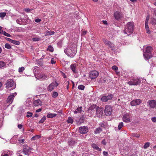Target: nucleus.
Here are the masks:
<instances>
[{
    "instance_id": "19",
    "label": "nucleus",
    "mask_w": 156,
    "mask_h": 156,
    "mask_svg": "<svg viewBox=\"0 0 156 156\" xmlns=\"http://www.w3.org/2000/svg\"><path fill=\"white\" fill-rule=\"evenodd\" d=\"M33 104L35 106H37L39 105L41 106L42 105V102L39 99H37L34 101Z\"/></svg>"
},
{
    "instance_id": "21",
    "label": "nucleus",
    "mask_w": 156,
    "mask_h": 156,
    "mask_svg": "<svg viewBox=\"0 0 156 156\" xmlns=\"http://www.w3.org/2000/svg\"><path fill=\"white\" fill-rule=\"evenodd\" d=\"M77 142L75 140L70 139L68 142V144L70 147H73L76 144Z\"/></svg>"
},
{
    "instance_id": "29",
    "label": "nucleus",
    "mask_w": 156,
    "mask_h": 156,
    "mask_svg": "<svg viewBox=\"0 0 156 156\" xmlns=\"http://www.w3.org/2000/svg\"><path fill=\"white\" fill-rule=\"evenodd\" d=\"M37 62L40 66H43V63L41 59H40L38 60H37Z\"/></svg>"
},
{
    "instance_id": "54",
    "label": "nucleus",
    "mask_w": 156,
    "mask_h": 156,
    "mask_svg": "<svg viewBox=\"0 0 156 156\" xmlns=\"http://www.w3.org/2000/svg\"><path fill=\"white\" fill-rule=\"evenodd\" d=\"M151 120L153 122H156V117L152 118Z\"/></svg>"
},
{
    "instance_id": "3",
    "label": "nucleus",
    "mask_w": 156,
    "mask_h": 156,
    "mask_svg": "<svg viewBox=\"0 0 156 156\" xmlns=\"http://www.w3.org/2000/svg\"><path fill=\"white\" fill-rule=\"evenodd\" d=\"M96 107L95 105H92L89 107L87 111L85 113L86 115L89 117H91L93 115L95 111Z\"/></svg>"
},
{
    "instance_id": "50",
    "label": "nucleus",
    "mask_w": 156,
    "mask_h": 156,
    "mask_svg": "<svg viewBox=\"0 0 156 156\" xmlns=\"http://www.w3.org/2000/svg\"><path fill=\"white\" fill-rule=\"evenodd\" d=\"M112 69L115 71L117 70L118 69V67L115 66H112Z\"/></svg>"
},
{
    "instance_id": "61",
    "label": "nucleus",
    "mask_w": 156,
    "mask_h": 156,
    "mask_svg": "<svg viewBox=\"0 0 156 156\" xmlns=\"http://www.w3.org/2000/svg\"><path fill=\"white\" fill-rule=\"evenodd\" d=\"M42 110L41 108H39L36 111V112H40Z\"/></svg>"
},
{
    "instance_id": "18",
    "label": "nucleus",
    "mask_w": 156,
    "mask_h": 156,
    "mask_svg": "<svg viewBox=\"0 0 156 156\" xmlns=\"http://www.w3.org/2000/svg\"><path fill=\"white\" fill-rule=\"evenodd\" d=\"M114 16L115 19L118 20L121 18V13L118 11H116L114 12Z\"/></svg>"
},
{
    "instance_id": "62",
    "label": "nucleus",
    "mask_w": 156,
    "mask_h": 156,
    "mask_svg": "<svg viewBox=\"0 0 156 156\" xmlns=\"http://www.w3.org/2000/svg\"><path fill=\"white\" fill-rule=\"evenodd\" d=\"M25 11H26L27 12H30L31 11V10L30 9L28 8V9H25Z\"/></svg>"
},
{
    "instance_id": "40",
    "label": "nucleus",
    "mask_w": 156,
    "mask_h": 156,
    "mask_svg": "<svg viewBox=\"0 0 156 156\" xmlns=\"http://www.w3.org/2000/svg\"><path fill=\"white\" fill-rule=\"evenodd\" d=\"M32 39L34 41H40L41 39L38 37H33Z\"/></svg>"
},
{
    "instance_id": "45",
    "label": "nucleus",
    "mask_w": 156,
    "mask_h": 156,
    "mask_svg": "<svg viewBox=\"0 0 156 156\" xmlns=\"http://www.w3.org/2000/svg\"><path fill=\"white\" fill-rule=\"evenodd\" d=\"M5 47L7 49H11V46L10 44H8L6 43L5 44Z\"/></svg>"
},
{
    "instance_id": "22",
    "label": "nucleus",
    "mask_w": 156,
    "mask_h": 156,
    "mask_svg": "<svg viewBox=\"0 0 156 156\" xmlns=\"http://www.w3.org/2000/svg\"><path fill=\"white\" fill-rule=\"evenodd\" d=\"M40 77L42 80H47L49 78V76L44 74H41Z\"/></svg>"
},
{
    "instance_id": "16",
    "label": "nucleus",
    "mask_w": 156,
    "mask_h": 156,
    "mask_svg": "<svg viewBox=\"0 0 156 156\" xmlns=\"http://www.w3.org/2000/svg\"><path fill=\"white\" fill-rule=\"evenodd\" d=\"M147 103H149L150 107L151 108H154L156 107V101L154 100L148 101Z\"/></svg>"
},
{
    "instance_id": "59",
    "label": "nucleus",
    "mask_w": 156,
    "mask_h": 156,
    "mask_svg": "<svg viewBox=\"0 0 156 156\" xmlns=\"http://www.w3.org/2000/svg\"><path fill=\"white\" fill-rule=\"evenodd\" d=\"M41 21V20L39 18L35 20V22L37 23H39Z\"/></svg>"
},
{
    "instance_id": "20",
    "label": "nucleus",
    "mask_w": 156,
    "mask_h": 156,
    "mask_svg": "<svg viewBox=\"0 0 156 156\" xmlns=\"http://www.w3.org/2000/svg\"><path fill=\"white\" fill-rule=\"evenodd\" d=\"M30 147L27 146L24 148L23 150V152L25 155H28V153L30 151Z\"/></svg>"
},
{
    "instance_id": "5",
    "label": "nucleus",
    "mask_w": 156,
    "mask_h": 156,
    "mask_svg": "<svg viewBox=\"0 0 156 156\" xmlns=\"http://www.w3.org/2000/svg\"><path fill=\"white\" fill-rule=\"evenodd\" d=\"M6 85V87L7 88L11 87L12 88L11 89V90L15 89L16 87V85L12 80H8L7 81Z\"/></svg>"
},
{
    "instance_id": "52",
    "label": "nucleus",
    "mask_w": 156,
    "mask_h": 156,
    "mask_svg": "<svg viewBox=\"0 0 156 156\" xmlns=\"http://www.w3.org/2000/svg\"><path fill=\"white\" fill-rule=\"evenodd\" d=\"M145 29L146 30L147 33L148 34H150V31L149 30V27L145 28Z\"/></svg>"
},
{
    "instance_id": "44",
    "label": "nucleus",
    "mask_w": 156,
    "mask_h": 156,
    "mask_svg": "<svg viewBox=\"0 0 156 156\" xmlns=\"http://www.w3.org/2000/svg\"><path fill=\"white\" fill-rule=\"evenodd\" d=\"M27 117L28 118H29V117H31L32 115H33V113L30 112H27Z\"/></svg>"
},
{
    "instance_id": "10",
    "label": "nucleus",
    "mask_w": 156,
    "mask_h": 156,
    "mask_svg": "<svg viewBox=\"0 0 156 156\" xmlns=\"http://www.w3.org/2000/svg\"><path fill=\"white\" fill-rule=\"evenodd\" d=\"M58 85V83L56 82H52L51 83L48 87L47 90L49 91L53 90L55 87H57Z\"/></svg>"
},
{
    "instance_id": "42",
    "label": "nucleus",
    "mask_w": 156,
    "mask_h": 156,
    "mask_svg": "<svg viewBox=\"0 0 156 156\" xmlns=\"http://www.w3.org/2000/svg\"><path fill=\"white\" fill-rule=\"evenodd\" d=\"M151 23L153 25H156V19L154 18H152V21L151 22Z\"/></svg>"
},
{
    "instance_id": "30",
    "label": "nucleus",
    "mask_w": 156,
    "mask_h": 156,
    "mask_svg": "<svg viewBox=\"0 0 156 156\" xmlns=\"http://www.w3.org/2000/svg\"><path fill=\"white\" fill-rule=\"evenodd\" d=\"M82 108V107H79L76 110L74 111V113H79V112H81V109Z\"/></svg>"
},
{
    "instance_id": "28",
    "label": "nucleus",
    "mask_w": 156,
    "mask_h": 156,
    "mask_svg": "<svg viewBox=\"0 0 156 156\" xmlns=\"http://www.w3.org/2000/svg\"><path fill=\"white\" fill-rule=\"evenodd\" d=\"M10 152L9 151L8 152H4L1 154V156H8V155L9 154Z\"/></svg>"
},
{
    "instance_id": "58",
    "label": "nucleus",
    "mask_w": 156,
    "mask_h": 156,
    "mask_svg": "<svg viewBox=\"0 0 156 156\" xmlns=\"http://www.w3.org/2000/svg\"><path fill=\"white\" fill-rule=\"evenodd\" d=\"M61 73H62V76H63V77L64 78H66V75L64 73H63V72H61Z\"/></svg>"
},
{
    "instance_id": "64",
    "label": "nucleus",
    "mask_w": 156,
    "mask_h": 156,
    "mask_svg": "<svg viewBox=\"0 0 156 156\" xmlns=\"http://www.w3.org/2000/svg\"><path fill=\"white\" fill-rule=\"evenodd\" d=\"M103 23L104 24H107V21H103Z\"/></svg>"
},
{
    "instance_id": "32",
    "label": "nucleus",
    "mask_w": 156,
    "mask_h": 156,
    "mask_svg": "<svg viewBox=\"0 0 156 156\" xmlns=\"http://www.w3.org/2000/svg\"><path fill=\"white\" fill-rule=\"evenodd\" d=\"M123 126V122H120L119 123L118 126V128L119 130H120L121 129L122 127Z\"/></svg>"
},
{
    "instance_id": "31",
    "label": "nucleus",
    "mask_w": 156,
    "mask_h": 156,
    "mask_svg": "<svg viewBox=\"0 0 156 156\" xmlns=\"http://www.w3.org/2000/svg\"><path fill=\"white\" fill-rule=\"evenodd\" d=\"M40 136L39 135H36V136H35L31 138V140H35L38 139H39V138H40Z\"/></svg>"
},
{
    "instance_id": "51",
    "label": "nucleus",
    "mask_w": 156,
    "mask_h": 156,
    "mask_svg": "<svg viewBox=\"0 0 156 156\" xmlns=\"http://www.w3.org/2000/svg\"><path fill=\"white\" fill-rule=\"evenodd\" d=\"M102 80L101 82V83H105L106 82V79L105 78H102Z\"/></svg>"
},
{
    "instance_id": "43",
    "label": "nucleus",
    "mask_w": 156,
    "mask_h": 156,
    "mask_svg": "<svg viewBox=\"0 0 156 156\" xmlns=\"http://www.w3.org/2000/svg\"><path fill=\"white\" fill-rule=\"evenodd\" d=\"M3 35L6 36L8 37L11 36V35L9 34L6 33L5 31H3Z\"/></svg>"
},
{
    "instance_id": "23",
    "label": "nucleus",
    "mask_w": 156,
    "mask_h": 156,
    "mask_svg": "<svg viewBox=\"0 0 156 156\" xmlns=\"http://www.w3.org/2000/svg\"><path fill=\"white\" fill-rule=\"evenodd\" d=\"M9 39V41L11 42V43H12L13 44H14L16 45H19L20 44V42L18 41H15V40H12L10 38H8Z\"/></svg>"
},
{
    "instance_id": "39",
    "label": "nucleus",
    "mask_w": 156,
    "mask_h": 156,
    "mask_svg": "<svg viewBox=\"0 0 156 156\" xmlns=\"http://www.w3.org/2000/svg\"><path fill=\"white\" fill-rule=\"evenodd\" d=\"M47 35H53L54 33L55 32L53 31H48L46 32Z\"/></svg>"
},
{
    "instance_id": "46",
    "label": "nucleus",
    "mask_w": 156,
    "mask_h": 156,
    "mask_svg": "<svg viewBox=\"0 0 156 156\" xmlns=\"http://www.w3.org/2000/svg\"><path fill=\"white\" fill-rule=\"evenodd\" d=\"M25 140L24 139H22L21 137H20L18 139V141L20 143H23Z\"/></svg>"
},
{
    "instance_id": "37",
    "label": "nucleus",
    "mask_w": 156,
    "mask_h": 156,
    "mask_svg": "<svg viewBox=\"0 0 156 156\" xmlns=\"http://www.w3.org/2000/svg\"><path fill=\"white\" fill-rule=\"evenodd\" d=\"M67 122L68 123L72 124L73 122V120L71 117H69L68 119Z\"/></svg>"
},
{
    "instance_id": "60",
    "label": "nucleus",
    "mask_w": 156,
    "mask_h": 156,
    "mask_svg": "<svg viewBox=\"0 0 156 156\" xmlns=\"http://www.w3.org/2000/svg\"><path fill=\"white\" fill-rule=\"evenodd\" d=\"M22 126L23 125L21 124H19L18 125V127L20 129H21L22 128Z\"/></svg>"
},
{
    "instance_id": "63",
    "label": "nucleus",
    "mask_w": 156,
    "mask_h": 156,
    "mask_svg": "<svg viewBox=\"0 0 156 156\" xmlns=\"http://www.w3.org/2000/svg\"><path fill=\"white\" fill-rule=\"evenodd\" d=\"M76 154V152L74 151H73L72 153V156H74Z\"/></svg>"
},
{
    "instance_id": "24",
    "label": "nucleus",
    "mask_w": 156,
    "mask_h": 156,
    "mask_svg": "<svg viewBox=\"0 0 156 156\" xmlns=\"http://www.w3.org/2000/svg\"><path fill=\"white\" fill-rule=\"evenodd\" d=\"M102 131V129L100 127H98L94 131V133L95 134H96L99 133L101 132Z\"/></svg>"
},
{
    "instance_id": "7",
    "label": "nucleus",
    "mask_w": 156,
    "mask_h": 156,
    "mask_svg": "<svg viewBox=\"0 0 156 156\" xmlns=\"http://www.w3.org/2000/svg\"><path fill=\"white\" fill-rule=\"evenodd\" d=\"M104 109L99 107H96L95 112L97 116L101 117L103 113Z\"/></svg>"
},
{
    "instance_id": "8",
    "label": "nucleus",
    "mask_w": 156,
    "mask_h": 156,
    "mask_svg": "<svg viewBox=\"0 0 156 156\" xmlns=\"http://www.w3.org/2000/svg\"><path fill=\"white\" fill-rule=\"evenodd\" d=\"M105 113L106 116H109L112 114V108L111 106L109 105H106L105 109Z\"/></svg>"
},
{
    "instance_id": "12",
    "label": "nucleus",
    "mask_w": 156,
    "mask_h": 156,
    "mask_svg": "<svg viewBox=\"0 0 156 156\" xmlns=\"http://www.w3.org/2000/svg\"><path fill=\"white\" fill-rule=\"evenodd\" d=\"M113 97V94H111L107 96H102L101 99L102 101L105 102L108 100H112Z\"/></svg>"
},
{
    "instance_id": "11",
    "label": "nucleus",
    "mask_w": 156,
    "mask_h": 156,
    "mask_svg": "<svg viewBox=\"0 0 156 156\" xmlns=\"http://www.w3.org/2000/svg\"><path fill=\"white\" fill-rule=\"evenodd\" d=\"M98 75V73L96 70L91 71L89 74V77L91 79L96 78Z\"/></svg>"
},
{
    "instance_id": "17",
    "label": "nucleus",
    "mask_w": 156,
    "mask_h": 156,
    "mask_svg": "<svg viewBox=\"0 0 156 156\" xmlns=\"http://www.w3.org/2000/svg\"><path fill=\"white\" fill-rule=\"evenodd\" d=\"M122 119L124 122H130V116L129 114H125L123 117Z\"/></svg>"
},
{
    "instance_id": "9",
    "label": "nucleus",
    "mask_w": 156,
    "mask_h": 156,
    "mask_svg": "<svg viewBox=\"0 0 156 156\" xmlns=\"http://www.w3.org/2000/svg\"><path fill=\"white\" fill-rule=\"evenodd\" d=\"M103 41L105 44L111 48L112 50H114V45L110 41L105 38L103 39Z\"/></svg>"
},
{
    "instance_id": "33",
    "label": "nucleus",
    "mask_w": 156,
    "mask_h": 156,
    "mask_svg": "<svg viewBox=\"0 0 156 156\" xmlns=\"http://www.w3.org/2000/svg\"><path fill=\"white\" fill-rule=\"evenodd\" d=\"M5 63L3 61H0V68H2L4 67L5 66Z\"/></svg>"
},
{
    "instance_id": "4",
    "label": "nucleus",
    "mask_w": 156,
    "mask_h": 156,
    "mask_svg": "<svg viewBox=\"0 0 156 156\" xmlns=\"http://www.w3.org/2000/svg\"><path fill=\"white\" fill-rule=\"evenodd\" d=\"M152 48L151 46L147 47L146 49V53L144 54V57L147 59L150 58L151 57V52L152 51Z\"/></svg>"
},
{
    "instance_id": "1",
    "label": "nucleus",
    "mask_w": 156,
    "mask_h": 156,
    "mask_svg": "<svg viewBox=\"0 0 156 156\" xmlns=\"http://www.w3.org/2000/svg\"><path fill=\"white\" fill-rule=\"evenodd\" d=\"M65 53L71 58L73 57L76 52V49L73 47L68 48L64 50Z\"/></svg>"
},
{
    "instance_id": "47",
    "label": "nucleus",
    "mask_w": 156,
    "mask_h": 156,
    "mask_svg": "<svg viewBox=\"0 0 156 156\" xmlns=\"http://www.w3.org/2000/svg\"><path fill=\"white\" fill-rule=\"evenodd\" d=\"M24 68L23 67L20 68L19 69V73L22 72L24 70Z\"/></svg>"
},
{
    "instance_id": "49",
    "label": "nucleus",
    "mask_w": 156,
    "mask_h": 156,
    "mask_svg": "<svg viewBox=\"0 0 156 156\" xmlns=\"http://www.w3.org/2000/svg\"><path fill=\"white\" fill-rule=\"evenodd\" d=\"M132 134L133 136L134 137H135L137 138L139 137H140V135L139 134H137L136 133H133Z\"/></svg>"
},
{
    "instance_id": "57",
    "label": "nucleus",
    "mask_w": 156,
    "mask_h": 156,
    "mask_svg": "<svg viewBox=\"0 0 156 156\" xmlns=\"http://www.w3.org/2000/svg\"><path fill=\"white\" fill-rule=\"evenodd\" d=\"M101 144L104 145H105L106 144V140L104 139L101 142Z\"/></svg>"
},
{
    "instance_id": "27",
    "label": "nucleus",
    "mask_w": 156,
    "mask_h": 156,
    "mask_svg": "<svg viewBox=\"0 0 156 156\" xmlns=\"http://www.w3.org/2000/svg\"><path fill=\"white\" fill-rule=\"evenodd\" d=\"M70 68L73 72L74 73H76V65L75 64H72L71 65Z\"/></svg>"
},
{
    "instance_id": "35",
    "label": "nucleus",
    "mask_w": 156,
    "mask_h": 156,
    "mask_svg": "<svg viewBox=\"0 0 156 156\" xmlns=\"http://www.w3.org/2000/svg\"><path fill=\"white\" fill-rule=\"evenodd\" d=\"M46 118L45 116H43L42 118L39 121V123H42L44 122V121L45 120Z\"/></svg>"
},
{
    "instance_id": "36",
    "label": "nucleus",
    "mask_w": 156,
    "mask_h": 156,
    "mask_svg": "<svg viewBox=\"0 0 156 156\" xmlns=\"http://www.w3.org/2000/svg\"><path fill=\"white\" fill-rule=\"evenodd\" d=\"M58 94L57 92H53L52 93V96L53 98H55L57 97Z\"/></svg>"
},
{
    "instance_id": "48",
    "label": "nucleus",
    "mask_w": 156,
    "mask_h": 156,
    "mask_svg": "<svg viewBox=\"0 0 156 156\" xmlns=\"http://www.w3.org/2000/svg\"><path fill=\"white\" fill-rule=\"evenodd\" d=\"M6 15L5 12H1L0 13V16L1 17H5Z\"/></svg>"
},
{
    "instance_id": "14",
    "label": "nucleus",
    "mask_w": 156,
    "mask_h": 156,
    "mask_svg": "<svg viewBox=\"0 0 156 156\" xmlns=\"http://www.w3.org/2000/svg\"><path fill=\"white\" fill-rule=\"evenodd\" d=\"M88 131V128L85 126H81L79 127V131L81 134L87 133Z\"/></svg>"
},
{
    "instance_id": "53",
    "label": "nucleus",
    "mask_w": 156,
    "mask_h": 156,
    "mask_svg": "<svg viewBox=\"0 0 156 156\" xmlns=\"http://www.w3.org/2000/svg\"><path fill=\"white\" fill-rule=\"evenodd\" d=\"M149 19V16H147L145 20V23H148Z\"/></svg>"
},
{
    "instance_id": "41",
    "label": "nucleus",
    "mask_w": 156,
    "mask_h": 156,
    "mask_svg": "<svg viewBox=\"0 0 156 156\" xmlns=\"http://www.w3.org/2000/svg\"><path fill=\"white\" fill-rule=\"evenodd\" d=\"M150 145V144L149 142L146 143L144 145V148H147Z\"/></svg>"
},
{
    "instance_id": "13",
    "label": "nucleus",
    "mask_w": 156,
    "mask_h": 156,
    "mask_svg": "<svg viewBox=\"0 0 156 156\" xmlns=\"http://www.w3.org/2000/svg\"><path fill=\"white\" fill-rule=\"evenodd\" d=\"M16 93H15L14 94H12L9 95L7 99V103L9 104H11L15 96L16 95Z\"/></svg>"
},
{
    "instance_id": "56",
    "label": "nucleus",
    "mask_w": 156,
    "mask_h": 156,
    "mask_svg": "<svg viewBox=\"0 0 156 156\" xmlns=\"http://www.w3.org/2000/svg\"><path fill=\"white\" fill-rule=\"evenodd\" d=\"M51 62L52 64H55V63L56 62L55 61L54 59L52 58L51 59Z\"/></svg>"
},
{
    "instance_id": "2",
    "label": "nucleus",
    "mask_w": 156,
    "mask_h": 156,
    "mask_svg": "<svg viewBox=\"0 0 156 156\" xmlns=\"http://www.w3.org/2000/svg\"><path fill=\"white\" fill-rule=\"evenodd\" d=\"M133 24L132 22H129L127 23L126 28L124 30V33L127 35H129L132 33L133 30Z\"/></svg>"
},
{
    "instance_id": "15",
    "label": "nucleus",
    "mask_w": 156,
    "mask_h": 156,
    "mask_svg": "<svg viewBox=\"0 0 156 156\" xmlns=\"http://www.w3.org/2000/svg\"><path fill=\"white\" fill-rule=\"evenodd\" d=\"M142 102V101L140 99H137L131 101L130 104L132 106H136L140 105Z\"/></svg>"
},
{
    "instance_id": "55",
    "label": "nucleus",
    "mask_w": 156,
    "mask_h": 156,
    "mask_svg": "<svg viewBox=\"0 0 156 156\" xmlns=\"http://www.w3.org/2000/svg\"><path fill=\"white\" fill-rule=\"evenodd\" d=\"M103 153L104 156H108V154L107 152L104 151Z\"/></svg>"
},
{
    "instance_id": "38",
    "label": "nucleus",
    "mask_w": 156,
    "mask_h": 156,
    "mask_svg": "<svg viewBox=\"0 0 156 156\" xmlns=\"http://www.w3.org/2000/svg\"><path fill=\"white\" fill-rule=\"evenodd\" d=\"M84 86L83 85H80L78 87V88L80 90H83L84 89Z\"/></svg>"
},
{
    "instance_id": "26",
    "label": "nucleus",
    "mask_w": 156,
    "mask_h": 156,
    "mask_svg": "<svg viewBox=\"0 0 156 156\" xmlns=\"http://www.w3.org/2000/svg\"><path fill=\"white\" fill-rule=\"evenodd\" d=\"M56 115V114H53V113H49L47 115V117L48 118H52L53 117L55 116Z\"/></svg>"
},
{
    "instance_id": "6",
    "label": "nucleus",
    "mask_w": 156,
    "mask_h": 156,
    "mask_svg": "<svg viewBox=\"0 0 156 156\" xmlns=\"http://www.w3.org/2000/svg\"><path fill=\"white\" fill-rule=\"evenodd\" d=\"M141 82V80L140 78H135L128 81V83L130 85H137L140 84Z\"/></svg>"
},
{
    "instance_id": "25",
    "label": "nucleus",
    "mask_w": 156,
    "mask_h": 156,
    "mask_svg": "<svg viewBox=\"0 0 156 156\" xmlns=\"http://www.w3.org/2000/svg\"><path fill=\"white\" fill-rule=\"evenodd\" d=\"M92 147L95 149L98 150V151H101V149L99 148L98 146L94 144H93L91 145Z\"/></svg>"
},
{
    "instance_id": "34",
    "label": "nucleus",
    "mask_w": 156,
    "mask_h": 156,
    "mask_svg": "<svg viewBox=\"0 0 156 156\" xmlns=\"http://www.w3.org/2000/svg\"><path fill=\"white\" fill-rule=\"evenodd\" d=\"M47 50L50 51L51 52H53L54 51L53 47L51 45H49L48 46Z\"/></svg>"
}]
</instances>
